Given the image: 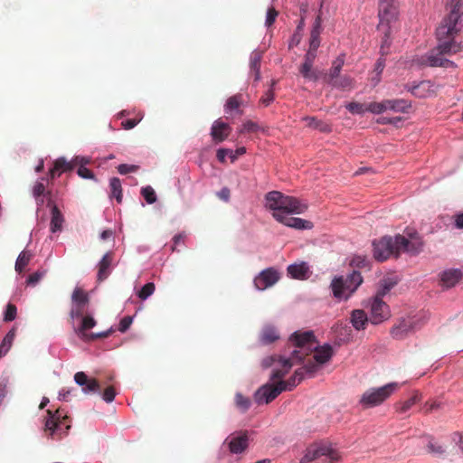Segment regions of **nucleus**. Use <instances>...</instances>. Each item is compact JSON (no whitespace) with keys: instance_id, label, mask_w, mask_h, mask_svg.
I'll return each instance as SVG.
<instances>
[{"instance_id":"4be33fe9","label":"nucleus","mask_w":463,"mask_h":463,"mask_svg":"<svg viewBox=\"0 0 463 463\" xmlns=\"http://www.w3.org/2000/svg\"><path fill=\"white\" fill-rule=\"evenodd\" d=\"M96 325L97 321L93 316L85 315L81 317L79 325H76L74 322L72 323V329L75 335L84 342L90 335V333H87V330L93 328Z\"/></svg>"},{"instance_id":"7c9ffc66","label":"nucleus","mask_w":463,"mask_h":463,"mask_svg":"<svg viewBox=\"0 0 463 463\" xmlns=\"http://www.w3.org/2000/svg\"><path fill=\"white\" fill-rule=\"evenodd\" d=\"M110 252H106L101 260L98 263L99 270L97 273V279L99 281L106 279L111 272L110 269Z\"/></svg>"},{"instance_id":"f257e3e1","label":"nucleus","mask_w":463,"mask_h":463,"mask_svg":"<svg viewBox=\"0 0 463 463\" xmlns=\"http://www.w3.org/2000/svg\"><path fill=\"white\" fill-rule=\"evenodd\" d=\"M409 238L403 235L396 234L395 236L384 235L380 239L372 241L373 256L379 261L383 262L389 259L392 255L398 257L402 251L418 255L423 250V241L417 232H409Z\"/></svg>"},{"instance_id":"603ef678","label":"nucleus","mask_w":463,"mask_h":463,"mask_svg":"<svg viewBox=\"0 0 463 463\" xmlns=\"http://www.w3.org/2000/svg\"><path fill=\"white\" fill-rule=\"evenodd\" d=\"M229 156L232 162L236 160V156H233V150L231 148L220 147L216 151V157L219 162L224 163L226 157Z\"/></svg>"},{"instance_id":"c85d7f7f","label":"nucleus","mask_w":463,"mask_h":463,"mask_svg":"<svg viewBox=\"0 0 463 463\" xmlns=\"http://www.w3.org/2000/svg\"><path fill=\"white\" fill-rule=\"evenodd\" d=\"M387 110L400 113H408L412 104L411 101L405 99H385Z\"/></svg>"},{"instance_id":"49530a36","label":"nucleus","mask_w":463,"mask_h":463,"mask_svg":"<svg viewBox=\"0 0 463 463\" xmlns=\"http://www.w3.org/2000/svg\"><path fill=\"white\" fill-rule=\"evenodd\" d=\"M303 120H305L307 123V126L309 128H314V129H318L321 132L326 133V132H329L331 130L330 127L327 124L318 120L315 117L307 116L303 118Z\"/></svg>"},{"instance_id":"423d86ee","label":"nucleus","mask_w":463,"mask_h":463,"mask_svg":"<svg viewBox=\"0 0 463 463\" xmlns=\"http://www.w3.org/2000/svg\"><path fill=\"white\" fill-rule=\"evenodd\" d=\"M397 383H389L381 387H372L366 390L359 400L364 409L376 407L387 400L397 389Z\"/></svg>"},{"instance_id":"338daca9","label":"nucleus","mask_w":463,"mask_h":463,"mask_svg":"<svg viewBox=\"0 0 463 463\" xmlns=\"http://www.w3.org/2000/svg\"><path fill=\"white\" fill-rule=\"evenodd\" d=\"M139 166L137 165H132V164H120L118 165L117 169L118 172L124 175L130 173H135L138 170Z\"/></svg>"},{"instance_id":"473e14b6","label":"nucleus","mask_w":463,"mask_h":463,"mask_svg":"<svg viewBox=\"0 0 463 463\" xmlns=\"http://www.w3.org/2000/svg\"><path fill=\"white\" fill-rule=\"evenodd\" d=\"M52 165L55 167L57 173H60L61 176L63 173L73 171L76 163H74L73 157L71 160H67L65 156H59L53 161Z\"/></svg>"},{"instance_id":"393cba45","label":"nucleus","mask_w":463,"mask_h":463,"mask_svg":"<svg viewBox=\"0 0 463 463\" xmlns=\"http://www.w3.org/2000/svg\"><path fill=\"white\" fill-rule=\"evenodd\" d=\"M224 442H228V448L232 454L242 453L249 446V439L245 433L227 438Z\"/></svg>"},{"instance_id":"f3484780","label":"nucleus","mask_w":463,"mask_h":463,"mask_svg":"<svg viewBox=\"0 0 463 463\" xmlns=\"http://www.w3.org/2000/svg\"><path fill=\"white\" fill-rule=\"evenodd\" d=\"M430 80L413 81L404 85V90L418 99H427L431 95Z\"/></svg>"},{"instance_id":"3c124183","label":"nucleus","mask_w":463,"mask_h":463,"mask_svg":"<svg viewBox=\"0 0 463 463\" xmlns=\"http://www.w3.org/2000/svg\"><path fill=\"white\" fill-rule=\"evenodd\" d=\"M387 110V104H385V99L381 102H370L366 108V111L373 113L374 115L383 114Z\"/></svg>"},{"instance_id":"6e6d98bb","label":"nucleus","mask_w":463,"mask_h":463,"mask_svg":"<svg viewBox=\"0 0 463 463\" xmlns=\"http://www.w3.org/2000/svg\"><path fill=\"white\" fill-rule=\"evenodd\" d=\"M345 108L352 114L364 115L366 112V109L364 108V104L358 102H348L345 105Z\"/></svg>"},{"instance_id":"5fc2aeb1","label":"nucleus","mask_w":463,"mask_h":463,"mask_svg":"<svg viewBox=\"0 0 463 463\" xmlns=\"http://www.w3.org/2000/svg\"><path fill=\"white\" fill-rule=\"evenodd\" d=\"M376 122L381 125H392L394 127H399L402 122V118L400 116L397 117H387L383 116L377 118Z\"/></svg>"},{"instance_id":"8fccbe9b","label":"nucleus","mask_w":463,"mask_h":463,"mask_svg":"<svg viewBox=\"0 0 463 463\" xmlns=\"http://www.w3.org/2000/svg\"><path fill=\"white\" fill-rule=\"evenodd\" d=\"M155 289L156 286L154 282H146L145 285L141 287L140 290L137 292V297L142 300H146L154 294Z\"/></svg>"},{"instance_id":"cd10ccee","label":"nucleus","mask_w":463,"mask_h":463,"mask_svg":"<svg viewBox=\"0 0 463 463\" xmlns=\"http://www.w3.org/2000/svg\"><path fill=\"white\" fill-rule=\"evenodd\" d=\"M350 322L356 331L365 329V326L370 323V318L363 309H354L351 312Z\"/></svg>"},{"instance_id":"37998d69","label":"nucleus","mask_w":463,"mask_h":463,"mask_svg":"<svg viewBox=\"0 0 463 463\" xmlns=\"http://www.w3.org/2000/svg\"><path fill=\"white\" fill-rule=\"evenodd\" d=\"M15 336L14 329L9 330L0 343V357H4L9 352Z\"/></svg>"},{"instance_id":"774afa93","label":"nucleus","mask_w":463,"mask_h":463,"mask_svg":"<svg viewBox=\"0 0 463 463\" xmlns=\"http://www.w3.org/2000/svg\"><path fill=\"white\" fill-rule=\"evenodd\" d=\"M279 356L276 354L268 355L265 358H263L261 362V367L262 369H268L270 367H275L278 364Z\"/></svg>"},{"instance_id":"6ab92c4d","label":"nucleus","mask_w":463,"mask_h":463,"mask_svg":"<svg viewBox=\"0 0 463 463\" xmlns=\"http://www.w3.org/2000/svg\"><path fill=\"white\" fill-rule=\"evenodd\" d=\"M73 161L76 163V165H78L77 169V175L79 177L85 179V180H91L95 183H98L99 180L96 177L95 174L87 167L88 165L91 162V157L87 156H74Z\"/></svg>"},{"instance_id":"c03bdc74","label":"nucleus","mask_w":463,"mask_h":463,"mask_svg":"<svg viewBox=\"0 0 463 463\" xmlns=\"http://www.w3.org/2000/svg\"><path fill=\"white\" fill-rule=\"evenodd\" d=\"M71 301L72 306L83 307L85 305L89 303L90 298L85 291L80 289L79 288H76L72 292Z\"/></svg>"},{"instance_id":"69168bd1","label":"nucleus","mask_w":463,"mask_h":463,"mask_svg":"<svg viewBox=\"0 0 463 463\" xmlns=\"http://www.w3.org/2000/svg\"><path fill=\"white\" fill-rule=\"evenodd\" d=\"M260 130V127L258 123L252 121V120H246L241 125V128L240 132H247V133H253Z\"/></svg>"},{"instance_id":"6e6552de","label":"nucleus","mask_w":463,"mask_h":463,"mask_svg":"<svg viewBox=\"0 0 463 463\" xmlns=\"http://www.w3.org/2000/svg\"><path fill=\"white\" fill-rule=\"evenodd\" d=\"M436 31L441 35L457 36L463 32V12L449 10L441 20Z\"/></svg>"},{"instance_id":"c756f323","label":"nucleus","mask_w":463,"mask_h":463,"mask_svg":"<svg viewBox=\"0 0 463 463\" xmlns=\"http://www.w3.org/2000/svg\"><path fill=\"white\" fill-rule=\"evenodd\" d=\"M349 266L352 268V270H370L371 269V261L367 256L354 254L351 257L349 260Z\"/></svg>"},{"instance_id":"09e8293b","label":"nucleus","mask_w":463,"mask_h":463,"mask_svg":"<svg viewBox=\"0 0 463 463\" xmlns=\"http://www.w3.org/2000/svg\"><path fill=\"white\" fill-rule=\"evenodd\" d=\"M262 52L258 49H254L250 55V71L260 70V61Z\"/></svg>"},{"instance_id":"a19ab883","label":"nucleus","mask_w":463,"mask_h":463,"mask_svg":"<svg viewBox=\"0 0 463 463\" xmlns=\"http://www.w3.org/2000/svg\"><path fill=\"white\" fill-rule=\"evenodd\" d=\"M317 55V50L308 47L304 55V61L299 68V72H307L309 69H312Z\"/></svg>"},{"instance_id":"2f4dec72","label":"nucleus","mask_w":463,"mask_h":463,"mask_svg":"<svg viewBox=\"0 0 463 463\" xmlns=\"http://www.w3.org/2000/svg\"><path fill=\"white\" fill-rule=\"evenodd\" d=\"M345 54L340 53L332 62V67L328 72V84L333 80H336V78L340 77V73L342 68L345 64Z\"/></svg>"},{"instance_id":"dca6fc26","label":"nucleus","mask_w":463,"mask_h":463,"mask_svg":"<svg viewBox=\"0 0 463 463\" xmlns=\"http://www.w3.org/2000/svg\"><path fill=\"white\" fill-rule=\"evenodd\" d=\"M47 207L51 210L50 232L53 234L61 232L65 222L63 213L52 199L48 200Z\"/></svg>"},{"instance_id":"864d4df0","label":"nucleus","mask_w":463,"mask_h":463,"mask_svg":"<svg viewBox=\"0 0 463 463\" xmlns=\"http://www.w3.org/2000/svg\"><path fill=\"white\" fill-rule=\"evenodd\" d=\"M47 273V270L41 269L29 275L26 279V284L29 286H35Z\"/></svg>"},{"instance_id":"0eeeda50","label":"nucleus","mask_w":463,"mask_h":463,"mask_svg":"<svg viewBox=\"0 0 463 463\" xmlns=\"http://www.w3.org/2000/svg\"><path fill=\"white\" fill-rule=\"evenodd\" d=\"M336 463L338 456L331 445L326 443L314 444L307 448L299 463Z\"/></svg>"},{"instance_id":"e433bc0d","label":"nucleus","mask_w":463,"mask_h":463,"mask_svg":"<svg viewBox=\"0 0 463 463\" xmlns=\"http://www.w3.org/2000/svg\"><path fill=\"white\" fill-rule=\"evenodd\" d=\"M336 336L333 341L335 347H340L343 344L349 343L353 338L352 330L348 326H341L336 330Z\"/></svg>"},{"instance_id":"2eb2a0df","label":"nucleus","mask_w":463,"mask_h":463,"mask_svg":"<svg viewBox=\"0 0 463 463\" xmlns=\"http://www.w3.org/2000/svg\"><path fill=\"white\" fill-rule=\"evenodd\" d=\"M275 220L283 225L299 231L311 230L314 227L312 222L299 217H292L287 214H276Z\"/></svg>"},{"instance_id":"58836bf2","label":"nucleus","mask_w":463,"mask_h":463,"mask_svg":"<svg viewBox=\"0 0 463 463\" xmlns=\"http://www.w3.org/2000/svg\"><path fill=\"white\" fill-rule=\"evenodd\" d=\"M383 28V33L380 45V55L386 56L389 53V49L392 45V39H391V33H392V27L391 26H381Z\"/></svg>"},{"instance_id":"bf43d9fd","label":"nucleus","mask_w":463,"mask_h":463,"mask_svg":"<svg viewBox=\"0 0 463 463\" xmlns=\"http://www.w3.org/2000/svg\"><path fill=\"white\" fill-rule=\"evenodd\" d=\"M10 381V375L7 373H3L0 376V397L3 399H5L8 393Z\"/></svg>"},{"instance_id":"9b49d317","label":"nucleus","mask_w":463,"mask_h":463,"mask_svg":"<svg viewBox=\"0 0 463 463\" xmlns=\"http://www.w3.org/2000/svg\"><path fill=\"white\" fill-rule=\"evenodd\" d=\"M283 392L284 388L279 383L275 386L273 383L269 381L254 392L253 400L258 405L269 404Z\"/></svg>"},{"instance_id":"680f3d73","label":"nucleus","mask_w":463,"mask_h":463,"mask_svg":"<svg viewBox=\"0 0 463 463\" xmlns=\"http://www.w3.org/2000/svg\"><path fill=\"white\" fill-rule=\"evenodd\" d=\"M287 374V370H283L279 364H277L275 367L272 368V371L269 375V382H273L275 380L283 381L282 379Z\"/></svg>"},{"instance_id":"bb28decb","label":"nucleus","mask_w":463,"mask_h":463,"mask_svg":"<svg viewBox=\"0 0 463 463\" xmlns=\"http://www.w3.org/2000/svg\"><path fill=\"white\" fill-rule=\"evenodd\" d=\"M463 279V271L458 268H451L440 273V280L447 288L455 287Z\"/></svg>"},{"instance_id":"13d9d810","label":"nucleus","mask_w":463,"mask_h":463,"mask_svg":"<svg viewBox=\"0 0 463 463\" xmlns=\"http://www.w3.org/2000/svg\"><path fill=\"white\" fill-rule=\"evenodd\" d=\"M298 370L302 372L305 378L313 377L317 371L318 370V365L315 363H307L305 364L303 366L299 367Z\"/></svg>"},{"instance_id":"c9c22d12","label":"nucleus","mask_w":463,"mask_h":463,"mask_svg":"<svg viewBox=\"0 0 463 463\" xmlns=\"http://www.w3.org/2000/svg\"><path fill=\"white\" fill-rule=\"evenodd\" d=\"M397 284V281L392 278H384L380 280L378 284V288L373 297L383 299L385 295L389 293V291L394 288Z\"/></svg>"},{"instance_id":"e2e57ef3","label":"nucleus","mask_w":463,"mask_h":463,"mask_svg":"<svg viewBox=\"0 0 463 463\" xmlns=\"http://www.w3.org/2000/svg\"><path fill=\"white\" fill-rule=\"evenodd\" d=\"M135 319V315L124 317L118 323V330L120 333H126Z\"/></svg>"},{"instance_id":"0e129e2a","label":"nucleus","mask_w":463,"mask_h":463,"mask_svg":"<svg viewBox=\"0 0 463 463\" xmlns=\"http://www.w3.org/2000/svg\"><path fill=\"white\" fill-rule=\"evenodd\" d=\"M239 106L240 102L238 96H232L226 100V103L224 104V112L227 114L231 113L232 110L238 109Z\"/></svg>"},{"instance_id":"f8f14e48","label":"nucleus","mask_w":463,"mask_h":463,"mask_svg":"<svg viewBox=\"0 0 463 463\" xmlns=\"http://www.w3.org/2000/svg\"><path fill=\"white\" fill-rule=\"evenodd\" d=\"M280 278L279 272L273 267L260 270L253 279V285L256 290L263 291L276 284Z\"/></svg>"},{"instance_id":"ddd939ff","label":"nucleus","mask_w":463,"mask_h":463,"mask_svg":"<svg viewBox=\"0 0 463 463\" xmlns=\"http://www.w3.org/2000/svg\"><path fill=\"white\" fill-rule=\"evenodd\" d=\"M265 207L273 212L272 216L275 219L276 214H285L287 195L279 191H270L265 194Z\"/></svg>"},{"instance_id":"a878e982","label":"nucleus","mask_w":463,"mask_h":463,"mask_svg":"<svg viewBox=\"0 0 463 463\" xmlns=\"http://www.w3.org/2000/svg\"><path fill=\"white\" fill-rule=\"evenodd\" d=\"M307 203L295 196L287 195L285 214H301L307 210Z\"/></svg>"},{"instance_id":"20e7f679","label":"nucleus","mask_w":463,"mask_h":463,"mask_svg":"<svg viewBox=\"0 0 463 463\" xmlns=\"http://www.w3.org/2000/svg\"><path fill=\"white\" fill-rule=\"evenodd\" d=\"M363 281L364 278L357 269L351 270L346 276H335L330 284L332 294L338 301H346L358 289Z\"/></svg>"},{"instance_id":"79ce46f5","label":"nucleus","mask_w":463,"mask_h":463,"mask_svg":"<svg viewBox=\"0 0 463 463\" xmlns=\"http://www.w3.org/2000/svg\"><path fill=\"white\" fill-rule=\"evenodd\" d=\"M354 79L350 77L349 75H342L336 80L330 82L328 85L331 86L333 89L338 90H344L345 89H350L353 87Z\"/></svg>"},{"instance_id":"4468645a","label":"nucleus","mask_w":463,"mask_h":463,"mask_svg":"<svg viewBox=\"0 0 463 463\" xmlns=\"http://www.w3.org/2000/svg\"><path fill=\"white\" fill-rule=\"evenodd\" d=\"M74 383L81 387V392L85 395L100 394V385L94 378H90L85 372H77L73 376Z\"/></svg>"},{"instance_id":"4c0bfd02","label":"nucleus","mask_w":463,"mask_h":463,"mask_svg":"<svg viewBox=\"0 0 463 463\" xmlns=\"http://www.w3.org/2000/svg\"><path fill=\"white\" fill-rule=\"evenodd\" d=\"M45 180H47V178L39 177L35 181V183L32 188V196L33 197H36L38 195H46L47 201L49 199H52V192L50 190H46V188H45Z\"/></svg>"},{"instance_id":"39448f33","label":"nucleus","mask_w":463,"mask_h":463,"mask_svg":"<svg viewBox=\"0 0 463 463\" xmlns=\"http://www.w3.org/2000/svg\"><path fill=\"white\" fill-rule=\"evenodd\" d=\"M44 421V432L48 438L60 439L66 436L70 430V425L65 422L66 416L63 410L46 411Z\"/></svg>"},{"instance_id":"72a5a7b5","label":"nucleus","mask_w":463,"mask_h":463,"mask_svg":"<svg viewBox=\"0 0 463 463\" xmlns=\"http://www.w3.org/2000/svg\"><path fill=\"white\" fill-rule=\"evenodd\" d=\"M252 402L250 397L245 396L241 392H236L234 394V406L236 410L241 413H246L251 407Z\"/></svg>"},{"instance_id":"1a4fd4ad","label":"nucleus","mask_w":463,"mask_h":463,"mask_svg":"<svg viewBox=\"0 0 463 463\" xmlns=\"http://www.w3.org/2000/svg\"><path fill=\"white\" fill-rule=\"evenodd\" d=\"M379 24L381 26H391L399 18V3L398 0H379L378 8Z\"/></svg>"},{"instance_id":"b1692460","label":"nucleus","mask_w":463,"mask_h":463,"mask_svg":"<svg viewBox=\"0 0 463 463\" xmlns=\"http://www.w3.org/2000/svg\"><path fill=\"white\" fill-rule=\"evenodd\" d=\"M280 338L278 328L272 324H266L259 334V343L261 345H269Z\"/></svg>"},{"instance_id":"4d7b16f0","label":"nucleus","mask_w":463,"mask_h":463,"mask_svg":"<svg viewBox=\"0 0 463 463\" xmlns=\"http://www.w3.org/2000/svg\"><path fill=\"white\" fill-rule=\"evenodd\" d=\"M17 308L14 305L9 303L5 306L4 310V321L12 322L16 318Z\"/></svg>"},{"instance_id":"aec40b11","label":"nucleus","mask_w":463,"mask_h":463,"mask_svg":"<svg viewBox=\"0 0 463 463\" xmlns=\"http://www.w3.org/2000/svg\"><path fill=\"white\" fill-rule=\"evenodd\" d=\"M288 276L293 279L305 280L311 275L310 266L307 261L291 263L287 268Z\"/></svg>"},{"instance_id":"a18cd8bd","label":"nucleus","mask_w":463,"mask_h":463,"mask_svg":"<svg viewBox=\"0 0 463 463\" xmlns=\"http://www.w3.org/2000/svg\"><path fill=\"white\" fill-rule=\"evenodd\" d=\"M32 254L29 250H22L15 261L14 269L18 273H21L26 265L29 263Z\"/></svg>"},{"instance_id":"5701e85b","label":"nucleus","mask_w":463,"mask_h":463,"mask_svg":"<svg viewBox=\"0 0 463 463\" xmlns=\"http://www.w3.org/2000/svg\"><path fill=\"white\" fill-rule=\"evenodd\" d=\"M310 351H315L314 360L317 364H325L331 360L334 355L333 346L329 342L323 345L309 347Z\"/></svg>"},{"instance_id":"a211bd4d","label":"nucleus","mask_w":463,"mask_h":463,"mask_svg":"<svg viewBox=\"0 0 463 463\" xmlns=\"http://www.w3.org/2000/svg\"><path fill=\"white\" fill-rule=\"evenodd\" d=\"M288 341L297 348H302L309 344L317 343V338L313 330L300 331L297 330L290 334Z\"/></svg>"},{"instance_id":"de8ad7c7","label":"nucleus","mask_w":463,"mask_h":463,"mask_svg":"<svg viewBox=\"0 0 463 463\" xmlns=\"http://www.w3.org/2000/svg\"><path fill=\"white\" fill-rule=\"evenodd\" d=\"M140 193L147 204H153L157 201V195L154 188L150 185L143 186Z\"/></svg>"},{"instance_id":"052dcab7","label":"nucleus","mask_w":463,"mask_h":463,"mask_svg":"<svg viewBox=\"0 0 463 463\" xmlns=\"http://www.w3.org/2000/svg\"><path fill=\"white\" fill-rule=\"evenodd\" d=\"M117 394L118 392L115 388L113 386H109L103 392H100L99 395L103 402L106 403H111L115 400Z\"/></svg>"},{"instance_id":"ea45409f","label":"nucleus","mask_w":463,"mask_h":463,"mask_svg":"<svg viewBox=\"0 0 463 463\" xmlns=\"http://www.w3.org/2000/svg\"><path fill=\"white\" fill-rule=\"evenodd\" d=\"M110 197H114L120 203L123 199L121 181L118 177L109 179Z\"/></svg>"},{"instance_id":"9d476101","label":"nucleus","mask_w":463,"mask_h":463,"mask_svg":"<svg viewBox=\"0 0 463 463\" xmlns=\"http://www.w3.org/2000/svg\"><path fill=\"white\" fill-rule=\"evenodd\" d=\"M370 309V323L377 326L391 317V310L389 306L380 298L373 297L367 300L365 305Z\"/></svg>"},{"instance_id":"f704fd0d","label":"nucleus","mask_w":463,"mask_h":463,"mask_svg":"<svg viewBox=\"0 0 463 463\" xmlns=\"http://www.w3.org/2000/svg\"><path fill=\"white\" fill-rule=\"evenodd\" d=\"M305 379L301 371L296 369L293 374L287 381H279V383L285 391H292L298 384Z\"/></svg>"},{"instance_id":"f03ea898","label":"nucleus","mask_w":463,"mask_h":463,"mask_svg":"<svg viewBox=\"0 0 463 463\" xmlns=\"http://www.w3.org/2000/svg\"><path fill=\"white\" fill-rule=\"evenodd\" d=\"M437 45L434 49L426 53L422 65L428 67H441L444 69H456L458 65L455 61L445 58L446 55L452 54V37L455 35H441L439 32L435 31Z\"/></svg>"},{"instance_id":"412c9836","label":"nucleus","mask_w":463,"mask_h":463,"mask_svg":"<svg viewBox=\"0 0 463 463\" xmlns=\"http://www.w3.org/2000/svg\"><path fill=\"white\" fill-rule=\"evenodd\" d=\"M231 130L232 128L230 125L219 118L213 121L211 127L210 135L213 142L219 144L228 138Z\"/></svg>"},{"instance_id":"7ed1b4c3","label":"nucleus","mask_w":463,"mask_h":463,"mask_svg":"<svg viewBox=\"0 0 463 463\" xmlns=\"http://www.w3.org/2000/svg\"><path fill=\"white\" fill-rule=\"evenodd\" d=\"M430 318V314L425 310L401 317L390 329V335L395 340H403L424 326Z\"/></svg>"}]
</instances>
